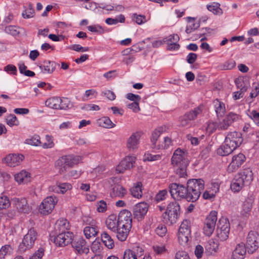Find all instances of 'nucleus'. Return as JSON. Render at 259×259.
<instances>
[{
	"mask_svg": "<svg viewBox=\"0 0 259 259\" xmlns=\"http://www.w3.org/2000/svg\"><path fill=\"white\" fill-rule=\"evenodd\" d=\"M243 141L241 133L236 131L228 133L224 144L217 149V154L222 156L229 155L241 145Z\"/></svg>",
	"mask_w": 259,
	"mask_h": 259,
	"instance_id": "obj_1",
	"label": "nucleus"
},
{
	"mask_svg": "<svg viewBox=\"0 0 259 259\" xmlns=\"http://www.w3.org/2000/svg\"><path fill=\"white\" fill-rule=\"evenodd\" d=\"M194 179H190L187 182V187H185L183 185L178 184L177 183H172L169 186V192L172 198L175 199H185L188 201H194L193 194L194 192Z\"/></svg>",
	"mask_w": 259,
	"mask_h": 259,
	"instance_id": "obj_2",
	"label": "nucleus"
},
{
	"mask_svg": "<svg viewBox=\"0 0 259 259\" xmlns=\"http://www.w3.org/2000/svg\"><path fill=\"white\" fill-rule=\"evenodd\" d=\"M190 161L188 153L180 148L176 149L171 157V162L176 174L180 177L187 176L186 168Z\"/></svg>",
	"mask_w": 259,
	"mask_h": 259,
	"instance_id": "obj_3",
	"label": "nucleus"
},
{
	"mask_svg": "<svg viewBox=\"0 0 259 259\" xmlns=\"http://www.w3.org/2000/svg\"><path fill=\"white\" fill-rule=\"evenodd\" d=\"M253 180V173L250 168L244 169L232 180L230 188L234 192H239L244 187L250 185Z\"/></svg>",
	"mask_w": 259,
	"mask_h": 259,
	"instance_id": "obj_4",
	"label": "nucleus"
},
{
	"mask_svg": "<svg viewBox=\"0 0 259 259\" xmlns=\"http://www.w3.org/2000/svg\"><path fill=\"white\" fill-rule=\"evenodd\" d=\"M80 160L81 157L79 156L72 155H65L56 161L55 167L60 174H63L68 169L78 163Z\"/></svg>",
	"mask_w": 259,
	"mask_h": 259,
	"instance_id": "obj_5",
	"label": "nucleus"
},
{
	"mask_svg": "<svg viewBox=\"0 0 259 259\" xmlns=\"http://www.w3.org/2000/svg\"><path fill=\"white\" fill-rule=\"evenodd\" d=\"M178 238L179 243L183 246L190 245L191 242L190 222L185 220L181 223L178 232Z\"/></svg>",
	"mask_w": 259,
	"mask_h": 259,
	"instance_id": "obj_6",
	"label": "nucleus"
},
{
	"mask_svg": "<svg viewBox=\"0 0 259 259\" xmlns=\"http://www.w3.org/2000/svg\"><path fill=\"white\" fill-rule=\"evenodd\" d=\"M180 214V206L176 202H170L167 206L166 211L163 214V217L167 223L172 225L176 223Z\"/></svg>",
	"mask_w": 259,
	"mask_h": 259,
	"instance_id": "obj_7",
	"label": "nucleus"
},
{
	"mask_svg": "<svg viewBox=\"0 0 259 259\" xmlns=\"http://www.w3.org/2000/svg\"><path fill=\"white\" fill-rule=\"evenodd\" d=\"M37 238V232L36 230L33 228L29 229L27 233L24 236L22 242L19 245V251L24 252L26 250L32 248Z\"/></svg>",
	"mask_w": 259,
	"mask_h": 259,
	"instance_id": "obj_8",
	"label": "nucleus"
},
{
	"mask_svg": "<svg viewBox=\"0 0 259 259\" xmlns=\"http://www.w3.org/2000/svg\"><path fill=\"white\" fill-rule=\"evenodd\" d=\"M230 223L226 218H222L219 221L216 229V236L222 241L226 240L230 233Z\"/></svg>",
	"mask_w": 259,
	"mask_h": 259,
	"instance_id": "obj_9",
	"label": "nucleus"
},
{
	"mask_svg": "<svg viewBox=\"0 0 259 259\" xmlns=\"http://www.w3.org/2000/svg\"><path fill=\"white\" fill-rule=\"evenodd\" d=\"M217 212L211 211L206 217L203 227V232L207 236H210L213 233L217 221Z\"/></svg>",
	"mask_w": 259,
	"mask_h": 259,
	"instance_id": "obj_10",
	"label": "nucleus"
},
{
	"mask_svg": "<svg viewBox=\"0 0 259 259\" xmlns=\"http://www.w3.org/2000/svg\"><path fill=\"white\" fill-rule=\"evenodd\" d=\"M142 135L141 132H136L132 133L127 139L126 148L129 152H135L138 150Z\"/></svg>",
	"mask_w": 259,
	"mask_h": 259,
	"instance_id": "obj_11",
	"label": "nucleus"
},
{
	"mask_svg": "<svg viewBox=\"0 0 259 259\" xmlns=\"http://www.w3.org/2000/svg\"><path fill=\"white\" fill-rule=\"evenodd\" d=\"M246 248L248 252L252 253L259 248V234L254 231L248 232L246 238Z\"/></svg>",
	"mask_w": 259,
	"mask_h": 259,
	"instance_id": "obj_12",
	"label": "nucleus"
},
{
	"mask_svg": "<svg viewBox=\"0 0 259 259\" xmlns=\"http://www.w3.org/2000/svg\"><path fill=\"white\" fill-rule=\"evenodd\" d=\"M58 199L53 196L46 198L39 205V211L41 214L47 215L54 209Z\"/></svg>",
	"mask_w": 259,
	"mask_h": 259,
	"instance_id": "obj_13",
	"label": "nucleus"
},
{
	"mask_svg": "<svg viewBox=\"0 0 259 259\" xmlns=\"http://www.w3.org/2000/svg\"><path fill=\"white\" fill-rule=\"evenodd\" d=\"M71 243L72 247L78 254H87L89 252V245L86 241L82 237L75 238L72 239Z\"/></svg>",
	"mask_w": 259,
	"mask_h": 259,
	"instance_id": "obj_14",
	"label": "nucleus"
},
{
	"mask_svg": "<svg viewBox=\"0 0 259 259\" xmlns=\"http://www.w3.org/2000/svg\"><path fill=\"white\" fill-rule=\"evenodd\" d=\"M246 157L242 153H239L232 157V161L228 166L227 170L229 173L236 171L245 162Z\"/></svg>",
	"mask_w": 259,
	"mask_h": 259,
	"instance_id": "obj_15",
	"label": "nucleus"
},
{
	"mask_svg": "<svg viewBox=\"0 0 259 259\" xmlns=\"http://www.w3.org/2000/svg\"><path fill=\"white\" fill-rule=\"evenodd\" d=\"M74 235L72 233L67 232L58 234L53 239L54 242L58 246H65L72 242Z\"/></svg>",
	"mask_w": 259,
	"mask_h": 259,
	"instance_id": "obj_16",
	"label": "nucleus"
},
{
	"mask_svg": "<svg viewBox=\"0 0 259 259\" xmlns=\"http://www.w3.org/2000/svg\"><path fill=\"white\" fill-rule=\"evenodd\" d=\"M136 157L133 156H127L122 160L116 167V171L118 174L123 173L125 170L130 169L133 167Z\"/></svg>",
	"mask_w": 259,
	"mask_h": 259,
	"instance_id": "obj_17",
	"label": "nucleus"
},
{
	"mask_svg": "<svg viewBox=\"0 0 259 259\" xmlns=\"http://www.w3.org/2000/svg\"><path fill=\"white\" fill-rule=\"evenodd\" d=\"M12 203L20 212L28 213L31 211V207L25 198H14Z\"/></svg>",
	"mask_w": 259,
	"mask_h": 259,
	"instance_id": "obj_18",
	"label": "nucleus"
},
{
	"mask_svg": "<svg viewBox=\"0 0 259 259\" xmlns=\"http://www.w3.org/2000/svg\"><path fill=\"white\" fill-rule=\"evenodd\" d=\"M148 210V205L146 202L137 204L134 207L133 215L138 220H142L146 214Z\"/></svg>",
	"mask_w": 259,
	"mask_h": 259,
	"instance_id": "obj_19",
	"label": "nucleus"
},
{
	"mask_svg": "<svg viewBox=\"0 0 259 259\" xmlns=\"http://www.w3.org/2000/svg\"><path fill=\"white\" fill-rule=\"evenodd\" d=\"M253 201L254 198L251 196L245 199V201L243 202L242 209L240 211V214L242 217L245 219L249 217L252 208Z\"/></svg>",
	"mask_w": 259,
	"mask_h": 259,
	"instance_id": "obj_20",
	"label": "nucleus"
},
{
	"mask_svg": "<svg viewBox=\"0 0 259 259\" xmlns=\"http://www.w3.org/2000/svg\"><path fill=\"white\" fill-rule=\"evenodd\" d=\"M117 219L119 223V225L132 227V213L130 211L126 209L120 211Z\"/></svg>",
	"mask_w": 259,
	"mask_h": 259,
	"instance_id": "obj_21",
	"label": "nucleus"
},
{
	"mask_svg": "<svg viewBox=\"0 0 259 259\" xmlns=\"http://www.w3.org/2000/svg\"><path fill=\"white\" fill-rule=\"evenodd\" d=\"M24 156L21 154H10L4 158V161L9 166L14 167L20 164Z\"/></svg>",
	"mask_w": 259,
	"mask_h": 259,
	"instance_id": "obj_22",
	"label": "nucleus"
},
{
	"mask_svg": "<svg viewBox=\"0 0 259 259\" xmlns=\"http://www.w3.org/2000/svg\"><path fill=\"white\" fill-rule=\"evenodd\" d=\"M57 66H59V64L54 61L45 60L39 68L44 73L51 74L55 71Z\"/></svg>",
	"mask_w": 259,
	"mask_h": 259,
	"instance_id": "obj_23",
	"label": "nucleus"
},
{
	"mask_svg": "<svg viewBox=\"0 0 259 259\" xmlns=\"http://www.w3.org/2000/svg\"><path fill=\"white\" fill-rule=\"evenodd\" d=\"M98 231V227L96 225V222L94 220H92L89 226L85 227L83 230L84 234L87 239H90L92 237H95Z\"/></svg>",
	"mask_w": 259,
	"mask_h": 259,
	"instance_id": "obj_24",
	"label": "nucleus"
},
{
	"mask_svg": "<svg viewBox=\"0 0 259 259\" xmlns=\"http://www.w3.org/2000/svg\"><path fill=\"white\" fill-rule=\"evenodd\" d=\"M131 228L132 227L119 225L115 232L116 233L117 238L121 242L125 241Z\"/></svg>",
	"mask_w": 259,
	"mask_h": 259,
	"instance_id": "obj_25",
	"label": "nucleus"
},
{
	"mask_svg": "<svg viewBox=\"0 0 259 259\" xmlns=\"http://www.w3.org/2000/svg\"><path fill=\"white\" fill-rule=\"evenodd\" d=\"M72 186L68 183H57V185L50 186L49 191L56 193L64 194L67 191L71 189Z\"/></svg>",
	"mask_w": 259,
	"mask_h": 259,
	"instance_id": "obj_26",
	"label": "nucleus"
},
{
	"mask_svg": "<svg viewBox=\"0 0 259 259\" xmlns=\"http://www.w3.org/2000/svg\"><path fill=\"white\" fill-rule=\"evenodd\" d=\"M55 231L56 233H65L68 232L69 223L67 220L60 219L57 221L55 224Z\"/></svg>",
	"mask_w": 259,
	"mask_h": 259,
	"instance_id": "obj_27",
	"label": "nucleus"
},
{
	"mask_svg": "<svg viewBox=\"0 0 259 259\" xmlns=\"http://www.w3.org/2000/svg\"><path fill=\"white\" fill-rule=\"evenodd\" d=\"M106 227L114 233H115L117 228L119 227L118 221L115 214H111L107 218L106 222Z\"/></svg>",
	"mask_w": 259,
	"mask_h": 259,
	"instance_id": "obj_28",
	"label": "nucleus"
},
{
	"mask_svg": "<svg viewBox=\"0 0 259 259\" xmlns=\"http://www.w3.org/2000/svg\"><path fill=\"white\" fill-rule=\"evenodd\" d=\"M127 194L126 190L120 185H115L110 192L112 197L122 198Z\"/></svg>",
	"mask_w": 259,
	"mask_h": 259,
	"instance_id": "obj_29",
	"label": "nucleus"
},
{
	"mask_svg": "<svg viewBox=\"0 0 259 259\" xmlns=\"http://www.w3.org/2000/svg\"><path fill=\"white\" fill-rule=\"evenodd\" d=\"M15 179L19 184H26L30 181V175L26 170H22L15 175Z\"/></svg>",
	"mask_w": 259,
	"mask_h": 259,
	"instance_id": "obj_30",
	"label": "nucleus"
},
{
	"mask_svg": "<svg viewBox=\"0 0 259 259\" xmlns=\"http://www.w3.org/2000/svg\"><path fill=\"white\" fill-rule=\"evenodd\" d=\"M166 127H160L156 129L152 134L151 141L152 143V147L154 149H157L156 142L160 137L161 133L165 130Z\"/></svg>",
	"mask_w": 259,
	"mask_h": 259,
	"instance_id": "obj_31",
	"label": "nucleus"
},
{
	"mask_svg": "<svg viewBox=\"0 0 259 259\" xmlns=\"http://www.w3.org/2000/svg\"><path fill=\"white\" fill-rule=\"evenodd\" d=\"M213 104L217 116H223L226 111L225 104L219 100L215 99L213 101Z\"/></svg>",
	"mask_w": 259,
	"mask_h": 259,
	"instance_id": "obj_32",
	"label": "nucleus"
},
{
	"mask_svg": "<svg viewBox=\"0 0 259 259\" xmlns=\"http://www.w3.org/2000/svg\"><path fill=\"white\" fill-rule=\"evenodd\" d=\"M101 239L104 245L108 248L112 249L114 247L113 240L106 232H103L101 234Z\"/></svg>",
	"mask_w": 259,
	"mask_h": 259,
	"instance_id": "obj_33",
	"label": "nucleus"
},
{
	"mask_svg": "<svg viewBox=\"0 0 259 259\" xmlns=\"http://www.w3.org/2000/svg\"><path fill=\"white\" fill-rule=\"evenodd\" d=\"M97 123L99 126L107 128H111L115 126V124L107 116L99 119L97 120Z\"/></svg>",
	"mask_w": 259,
	"mask_h": 259,
	"instance_id": "obj_34",
	"label": "nucleus"
},
{
	"mask_svg": "<svg viewBox=\"0 0 259 259\" xmlns=\"http://www.w3.org/2000/svg\"><path fill=\"white\" fill-rule=\"evenodd\" d=\"M194 117V112H190L180 118V124L182 126L188 125Z\"/></svg>",
	"mask_w": 259,
	"mask_h": 259,
	"instance_id": "obj_35",
	"label": "nucleus"
},
{
	"mask_svg": "<svg viewBox=\"0 0 259 259\" xmlns=\"http://www.w3.org/2000/svg\"><path fill=\"white\" fill-rule=\"evenodd\" d=\"M60 98L55 97L48 99L46 101V105L51 108L58 109L60 107L59 103H60Z\"/></svg>",
	"mask_w": 259,
	"mask_h": 259,
	"instance_id": "obj_36",
	"label": "nucleus"
},
{
	"mask_svg": "<svg viewBox=\"0 0 259 259\" xmlns=\"http://www.w3.org/2000/svg\"><path fill=\"white\" fill-rule=\"evenodd\" d=\"M142 184L138 182L136 186L131 188L130 191L132 195L137 198H141L142 196V191L141 189Z\"/></svg>",
	"mask_w": 259,
	"mask_h": 259,
	"instance_id": "obj_37",
	"label": "nucleus"
},
{
	"mask_svg": "<svg viewBox=\"0 0 259 259\" xmlns=\"http://www.w3.org/2000/svg\"><path fill=\"white\" fill-rule=\"evenodd\" d=\"M218 247L219 244L215 242L213 239H210L208 241L207 244L205 246V249L206 251L212 254L217 251Z\"/></svg>",
	"mask_w": 259,
	"mask_h": 259,
	"instance_id": "obj_38",
	"label": "nucleus"
},
{
	"mask_svg": "<svg viewBox=\"0 0 259 259\" xmlns=\"http://www.w3.org/2000/svg\"><path fill=\"white\" fill-rule=\"evenodd\" d=\"M130 254H132V255L138 258V257L142 256L143 254L144 250L140 246H136L133 247L131 249H128L125 250Z\"/></svg>",
	"mask_w": 259,
	"mask_h": 259,
	"instance_id": "obj_39",
	"label": "nucleus"
},
{
	"mask_svg": "<svg viewBox=\"0 0 259 259\" xmlns=\"http://www.w3.org/2000/svg\"><path fill=\"white\" fill-rule=\"evenodd\" d=\"M125 17L123 15L120 14L115 18H108L105 20V22L108 25H115L118 22L124 23Z\"/></svg>",
	"mask_w": 259,
	"mask_h": 259,
	"instance_id": "obj_40",
	"label": "nucleus"
},
{
	"mask_svg": "<svg viewBox=\"0 0 259 259\" xmlns=\"http://www.w3.org/2000/svg\"><path fill=\"white\" fill-rule=\"evenodd\" d=\"M22 15L25 19H29L33 17L34 15V10L32 4H29L28 9L23 11Z\"/></svg>",
	"mask_w": 259,
	"mask_h": 259,
	"instance_id": "obj_41",
	"label": "nucleus"
},
{
	"mask_svg": "<svg viewBox=\"0 0 259 259\" xmlns=\"http://www.w3.org/2000/svg\"><path fill=\"white\" fill-rule=\"evenodd\" d=\"M20 28L15 25H9L6 26L5 28L6 33L12 35L13 36H17L20 33Z\"/></svg>",
	"mask_w": 259,
	"mask_h": 259,
	"instance_id": "obj_42",
	"label": "nucleus"
},
{
	"mask_svg": "<svg viewBox=\"0 0 259 259\" xmlns=\"http://www.w3.org/2000/svg\"><path fill=\"white\" fill-rule=\"evenodd\" d=\"M60 103H59L60 107L58 109L64 110L70 108L72 106L70 100L67 98H60Z\"/></svg>",
	"mask_w": 259,
	"mask_h": 259,
	"instance_id": "obj_43",
	"label": "nucleus"
},
{
	"mask_svg": "<svg viewBox=\"0 0 259 259\" xmlns=\"http://www.w3.org/2000/svg\"><path fill=\"white\" fill-rule=\"evenodd\" d=\"M25 143L26 144L32 145V146H41V142H40V137L38 135H35L33 136V137L27 139L25 140Z\"/></svg>",
	"mask_w": 259,
	"mask_h": 259,
	"instance_id": "obj_44",
	"label": "nucleus"
},
{
	"mask_svg": "<svg viewBox=\"0 0 259 259\" xmlns=\"http://www.w3.org/2000/svg\"><path fill=\"white\" fill-rule=\"evenodd\" d=\"M161 154H153L150 153H146L144 156V161H154L159 160L161 159Z\"/></svg>",
	"mask_w": 259,
	"mask_h": 259,
	"instance_id": "obj_45",
	"label": "nucleus"
},
{
	"mask_svg": "<svg viewBox=\"0 0 259 259\" xmlns=\"http://www.w3.org/2000/svg\"><path fill=\"white\" fill-rule=\"evenodd\" d=\"M187 22L186 25V32L188 34L193 31L194 27V17H188L186 18Z\"/></svg>",
	"mask_w": 259,
	"mask_h": 259,
	"instance_id": "obj_46",
	"label": "nucleus"
},
{
	"mask_svg": "<svg viewBox=\"0 0 259 259\" xmlns=\"http://www.w3.org/2000/svg\"><path fill=\"white\" fill-rule=\"evenodd\" d=\"M98 95L97 92L94 89L87 90L82 97V100L86 101L89 99L96 98Z\"/></svg>",
	"mask_w": 259,
	"mask_h": 259,
	"instance_id": "obj_47",
	"label": "nucleus"
},
{
	"mask_svg": "<svg viewBox=\"0 0 259 259\" xmlns=\"http://www.w3.org/2000/svg\"><path fill=\"white\" fill-rule=\"evenodd\" d=\"M198 187V191L195 192V195L198 194L197 198L200 196L201 192L204 188V181L202 179H195V187ZM196 190H195V191Z\"/></svg>",
	"mask_w": 259,
	"mask_h": 259,
	"instance_id": "obj_48",
	"label": "nucleus"
},
{
	"mask_svg": "<svg viewBox=\"0 0 259 259\" xmlns=\"http://www.w3.org/2000/svg\"><path fill=\"white\" fill-rule=\"evenodd\" d=\"M12 250V247L9 245L2 246L0 249V258H4L7 255L10 254Z\"/></svg>",
	"mask_w": 259,
	"mask_h": 259,
	"instance_id": "obj_49",
	"label": "nucleus"
},
{
	"mask_svg": "<svg viewBox=\"0 0 259 259\" xmlns=\"http://www.w3.org/2000/svg\"><path fill=\"white\" fill-rule=\"evenodd\" d=\"M246 245L243 243L237 244L236 246L235 249L233 252L236 253V254H240L241 255L244 256L246 253Z\"/></svg>",
	"mask_w": 259,
	"mask_h": 259,
	"instance_id": "obj_50",
	"label": "nucleus"
},
{
	"mask_svg": "<svg viewBox=\"0 0 259 259\" xmlns=\"http://www.w3.org/2000/svg\"><path fill=\"white\" fill-rule=\"evenodd\" d=\"M207 8L208 11L212 12L214 14L220 15L221 13L222 10L220 8V5L218 3H213L207 5Z\"/></svg>",
	"mask_w": 259,
	"mask_h": 259,
	"instance_id": "obj_51",
	"label": "nucleus"
},
{
	"mask_svg": "<svg viewBox=\"0 0 259 259\" xmlns=\"http://www.w3.org/2000/svg\"><path fill=\"white\" fill-rule=\"evenodd\" d=\"M168 196V192L166 190L159 191L155 197V200L157 202L165 200Z\"/></svg>",
	"mask_w": 259,
	"mask_h": 259,
	"instance_id": "obj_52",
	"label": "nucleus"
},
{
	"mask_svg": "<svg viewBox=\"0 0 259 259\" xmlns=\"http://www.w3.org/2000/svg\"><path fill=\"white\" fill-rule=\"evenodd\" d=\"M7 123L10 126L13 125H17L19 124V121L18 120L16 116L14 114H10L6 118Z\"/></svg>",
	"mask_w": 259,
	"mask_h": 259,
	"instance_id": "obj_53",
	"label": "nucleus"
},
{
	"mask_svg": "<svg viewBox=\"0 0 259 259\" xmlns=\"http://www.w3.org/2000/svg\"><path fill=\"white\" fill-rule=\"evenodd\" d=\"M227 121L231 125L234 122L238 121L240 118V116L236 113L230 112L225 117Z\"/></svg>",
	"mask_w": 259,
	"mask_h": 259,
	"instance_id": "obj_54",
	"label": "nucleus"
},
{
	"mask_svg": "<svg viewBox=\"0 0 259 259\" xmlns=\"http://www.w3.org/2000/svg\"><path fill=\"white\" fill-rule=\"evenodd\" d=\"M46 140L47 142L41 145V146L44 148H51L54 146L53 139L52 136L49 135H46Z\"/></svg>",
	"mask_w": 259,
	"mask_h": 259,
	"instance_id": "obj_55",
	"label": "nucleus"
},
{
	"mask_svg": "<svg viewBox=\"0 0 259 259\" xmlns=\"http://www.w3.org/2000/svg\"><path fill=\"white\" fill-rule=\"evenodd\" d=\"M155 233L160 237H163L167 233L166 227L163 225H159L155 229Z\"/></svg>",
	"mask_w": 259,
	"mask_h": 259,
	"instance_id": "obj_56",
	"label": "nucleus"
},
{
	"mask_svg": "<svg viewBox=\"0 0 259 259\" xmlns=\"http://www.w3.org/2000/svg\"><path fill=\"white\" fill-rule=\"evenodd\" d=\"M10 202L7 196H2L0 198V209L8 208Z\"/></svg>",
	"mask_w": 259,
	"mask_h": 259,
	"instance_id": "obj_57",
	"label": "nucleus"
},
{
	"mask_svg": "<svg viewBox=\"0 0 259 259\" xmlns=\"http://www.w3.org/2000/svg\"><path fill=\"white\" fill-rule=\"evenodd\" d=\"M217 128H218V122H209L207 123L206 127V130L209 134H211L214 132Z\"/></svg>",
	"mask_w": 259,
	"mask_h": 259,
	"instance_id": "obj_58",
	"label": "nucleus"
},
{
	"mask_svg": "<svg viewBox=\"0 0 259 259\" xmlns=\"http://www.w3.org/2000/svg\"><path fill=\"white\" fill-rule=\"evenodd\" d=\"M180 38L178 34H172L168 36L167 37L163 39V42L166 44L177 42Z\"/></svg>",
	"mask_w": 259,
	"mask_h": 259,
	"instance_id": "obj_59",
	"label": "nucleus"
},
{
	"mask_svg": "<svg viewBox=\"0 0 259 259\" xmlns=\"http://www.w3.org/2000/svg\"><path fill=\"white\" fill-rule=\"evenodd\" d=\"M164 145H157V149H167L172 144L171 139L168 137L164 138Z\"/></svg>",
	"mask_w": 259,
	"mask_h": 259,
	"instance_id": "obj_60",
	"label": "nucleus"
},
{
	"mask_svg": "<svg viewBox=\"0 0 259 259\" xmlns=\"http://www.w3.org/2000/svg\"><path fill=\"white\" fill-rule=\"evenodd\" d=\"M89 31L93 32H97L100 34H102L104 32V30L102 27L100 25H91L88 27Z\"/></svg>",
	"mask_w": 259,
	"mask_h": 259,
	"instance_id": "obj_61",
	"label": "nucleus"
},
{
	"mask_svg": "<svg viewBox=\"0 0 259 259\" xmlns=\"http://www.w3.org/2000/svg\"><path fill=\"white\" fill-rule=\"evenodd\" d=\"M97 210L98 212H104L107 210V204L104 200H100L97 203Z\"/></svg>",
	"mask_w": 259,
	"mask_h": 259,
	"instance_id": "obj_62",
	"label": "nucleus"
},
{
	"mask_svg": "<svg viewBox=\"0 0 259 259\" xmlns=\"http://www.w3.org/2000/svg\"><path fill=\"white\" fill-rule=\"evenodd\" d=\"M250 118L253 120V121L259 126V112L255 110H252L250 112L249 115Z\"/></svg>",
	"mask_w": 259,
	"mask_h": 259,
	"instance_id": "obj_63",
	"label": "nucleus"
},
{
	"mask_svg": "<svg viewBox=\"0 0 259 259\" xmlns=\"http://www.w3.org/2000/svg\"><path fill=\"white\" fill-rule=\"evenodd\" d=\"M175 259H190V258L186 252L179 251L176 253Z\"/></svg>",
	"mask_w": 259,
	"mask_h": 259,
	"instance_id": "obj_64",
	"label": "nucleus"
}]
</instances>
